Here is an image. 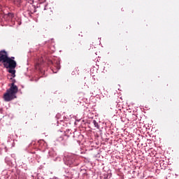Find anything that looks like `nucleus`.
Listing matches in <instances>:
<instances>
[{
  "label": "nucleus",
  "instance_id": "nucleus-1",
  "mask_svg": "<svg viewBox=\"0 0 179 179\" xmlns=\"http://www.w3.org/2000/svg\"><path fill=\"white\" fill-rule=\"evenodd\" d=\"M0 62H2L6 69H8V72L11 74L12 78H15L17 62L15 60V57H8V52L5 50H1Z\"/></svg>",
  "mask_w": 179,
  "mask_h": 179
},
{
  "label": "nucleus",
  "instance_id": "nucleus-2",
  "mask_svg": "<svg viewBox=\"0 0 179 179\" xmlns=\"http://www.w3.org/2000/svg\"><path fill=\"white\" fill-rule=\"evenodd\" d=\"M18 92L17 85H15V80H13V83L10 85V88H8L6 92L3 94L4 101H13V99L17 97L16 94Z\"/></svg>",
  "mask_w": 179,
  "mask_h": 179
},
{
  "label": "nucleus",
  "instance_id": "nucleus-3",
  "mask_svg": "<svg viewBox=\"0 0 179 179\" xmlns=\"http://www.w3.org/2000/svg\"><path fill=\"white\" fill-rule=\"evenodd\" d=\"M5 17H8V20H12L14 17L13 13H8V15H5Z\"/></svg>",
  "mask_w": 179,
  "mask_h": 179
},
{
  "label": "nucleus",
  "instance_id": "nucleus-4",
  "mask_svg": "<svg viewBox=\"0 0 179 179\" xmlns=\"http://www.w3.org/2000/svg\"><path fill=\"white\" fill-rule=\"evenodd\" d=\"M73 157H74V155H67V157L66 158V160H69V162H73Z\"/></svg>",
  "mask_w": 179,
  "mask_h": 179
},
{
  "label": "nucleus",
  "instance_id": "nucleus-5",
  "mask_svg": "<svg viewBox=\"0 0 179 179\" xmlns=\"http://www.w3.org/2000/svg\"><path fill=\"white\" fill-rule=\"evenodd\" d=\"M93 124L95 126V127H96L97 129H99L100 125H99L98 122H96V120H93Z\"/></svg>",
  "mask_w": 179,
  "mask_h": 179
},
{
  "label": "nucleus",
  "instance_id": "nucleus-6",
  "mask_svg": "<svg viewBox=\"0 0 179 179\" xmlns=\"http://www.w3.org/2000/svg\"><path fill=\"white\" fill-rule=\"evenodd\" d=\"M57 139H58V141H62L63 139H64V138L62 137V136H60V137H59V138H57Z\"/></svg>",
  "mask_w": 179,
  "mask_h": 179
},
{
  "label": "nucleus",
  "instance_id": "nucleus-7",
  "mask_svg": "<svg viewBox=\"0 0 179 179\" xmlns=\"http://www.w3.org/2000/svg\"><path fill=\"white\" fill-rule=\"evenodd\" d=\"M66 29H71V25H67Z\"/></svg>",
  "mask_w": 179,
  "mask_h": 179
},
{
  "label": "nucleus",
  "instance_id": "nucleus-8",
  "mask_svg": "<svg viewBox=\"0 0 179 179\" xmlns=\"http://www.w3.org/2000/svg\"><path fill=\"white\" fill-rule=\"evenodd\" d=\"M89 50H90V48L89 47Z\"/></svg>",
  "mask_w": 179,
  "mask_h": 179
}]
</instances>
